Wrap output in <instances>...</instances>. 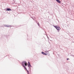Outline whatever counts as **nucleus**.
Segmentation results:
<instances>
[{"mask_svg": "<svg viewBox=\"0 0 74 74\" xmlns=\"http://www.w3.org/2000/svg\"><path fill=\"white\" fill-rule=\"evenodd\" d=\"M27 62H26V61L22 62L21 63L22 66L24 68H25V69H26L25 66H27Z\"/></svg>", "mask_w": 74, "mask_h": 74, "instance_id": "obj_1", "label": "nucleus"}, {"mask_svg": "<svg viewBox=\"0 0 74 74\" xmlns=\"http://www.w3.org/2000/svg\"><path fill=\"white\" fill-rule=\"evenodd\" d=\"M28 67H29L30 70H31V68H30L32 67V66H31V64H30L29 62H28Z\"/></svg>", "mask_w": 74, "mask_h": 74, "instance_id": "obj_2", "label": "nucleus"}, {"mask_svg": "<svg viewBox=\"0 0 74 74\" xmlns=\"http://www.w3.org/2000/svg\"><path fill=\"white\" fill-rule=\"evenodd\" d=\"M56 29L57 30H60V27L58 26L57 27Z\"/></svg>", "mask_w": 74, "mask_h": 74, "instance_id": "obj_3", "label": "nucleus"}, {"mask_svg": "<svg viewBox=\"0 0 74 74\" xmlns=\"http://www.w3.org/2000/svg\"><path fill=\"white\" fill-rule=\"evenodd\" d=\"M6 11H11V9L10 8H7Z\"/></svg>", "mask_w": 74, "mask_h": 74, "instance_id": "obj_4", "label": "nucleus"}, {"mask_svg": "<svg viewBox=\"0 0 74 74\" xmlns=\"http://www.w3.org/2000/svg\"><path fill=\"white\" fill-rule=\"evenodd\" d=\"M42 54H43V55H47V54L46 53H44L43 51L42 52Z\"/></svg>", "mask_w": 74, "mask_h": 74, "instance_id": "obj_5", "label": "nucleus"}, {"mask_svg": "<svg viewBox=\"0 0 74 74\" xmlns=\"http://www.w3.org/2000/svg\"><path fill=\"white\" fill-rule=\"evenodd\" d=\"M56 1L57 2V3H60L61 2H60V1L59 0H56Z\"/></svg>", "mask_w": 74, "mask_h": 74, "instance_id": "obj_6", "label": "nucleus"}, {"mask_svg": "<svg viewBox=\"0 0 74 74\" xmlns=\"http://www.w3.org/2000/svg\"><path fill=\"white\" fill-rule=\"evenodd\" d=\"M24 69L25 70H26V71H27V74H29V71H28L27 70V69H26H26L25 68H24Z\"/></svg>", "mask_w": 74, "mask_h": 74, "instance_id": "obj_7", "label": "nucleus"}, {"mask_svg": "<svg viewBox=\"0 0 74 74\" xmlns=\"http://www.w3.org/2000/svg\"><path fill=\"white\" fill-rule=\"evenodd\" d=\"M10 26H11V25H6V27H10Z\"/></svg>", "mask_w": 74, "mask_h": 74, "instance_id": "obj_8", "label": "nucleus"}, {"mask_svg": "<svg viewBox=\"0 0 74 74\" xmlns=\"http://www.w3.org/2000/svg\"><path fill=\"white\" fill-rule=\"evenodd\" d=\"M3 26H5V27H7V25L6 24H4L3 25Z\"/></svg>", "mask_w": 74, "mask_h": 74, "instance_id": "obj_9", "label": "nucleus"}, {"mask_svg": "<svg viewBox=\"0 0 74 74\" xmlns=\"http://www.w3.org/2000/svg\"><path fill=\"white\" fill-rule=\"evenodd\" d=\"M8 35L6 36V38H8Z\"/></svg>", "mask_w": 74, "mask_h": 74, "instance_id": "obj_10", "label": "nucleus"}, {"mask_svg": "<svg viewBox=\"0 0 74 74\" xmlns=\"http://www.w3.org/2000/svg\"><path fill=\"white\" fill-rule=\"evenodd\" d=\"M54 27H55V28H56V29L57 27V26H54Z\"/></svg>", "mask_w": 74, "mask_h": 74, "instance_id": "obj_11", "label": "nucleus"}, {"mask_svg": "<svg viewBox=\"0 0 74 74\" xmlns=\"http://www.w3.org/2000/svg\"><path fill=\"white\" fill-rule=\"evenodd\" d=\"M38 25V26H40V25H39V23H37Z\"/></svg>", "mask_w": 74, "mask_h": 74, "instance_id": "obj_12", "label": "nucleus"}, {"mask_svg": "<svg viewBox=\"0 0 74 74\" xmlns=\"http://www.w3.org/2000/svg\"><path fill=\"white\" fill-rule=\"evenodd\" d=\"M69 59V58H67V60H68Z\"/></svg>", "mask_w": 74, "mask_h": 74, "instance_id": "obj_13", "label": "nucleus"}, {"mask_svg": "<svg viewBox=\"0 0 74 74\" xmlns=\"http://www.w3.org/2000/svg\"><path fill=\"white\" fill-rule=\"evenodd\" d=\"M31 18H32V19H33V17H31Z\"/></svg>", "mask_w": 74, "mask_h": 74, "instance_id": "obj_14", "label": "nucleus"}, {"mask_svg": "<svg viewBox=\"0 0 74 74\" xmlns=\"http://www.w3.org/2000/svg\"><path fill=\"white\" fill-rule=\"evenodd\" d=\"M47 38H48V36H47Z\"/></svg>", "mask_w": 74, "mask_h": 74, "instance_id": "obj_15", "label": "nucleus"}, {"mask_svg": "<svg viewBox=\"0 0 74 74\" xmlns=\"http://www.w3.org/2000/svg\"><path fill=\"white\" fill-rule=\"evenodd\" d=\"M47 52H48V51H47Z\"/></svg>", "mask_w": 74, "mask_h": 74, "instance_id": "obj_16", "label": "nucleus"}, {"mask_svg": "<svg viewBox=\"0 0 74 74\" xmlns=\"http://www.w3.org/2000/svg\"><path fill=\"white\" fill-rule=\"evenodd\" d=\"M73 56V55L72 56Z\"/></svg>", "mask_w": 74, "mask_h": 74, "instance_id": "obj_17", "label": "nucleus"}]
</instances>
